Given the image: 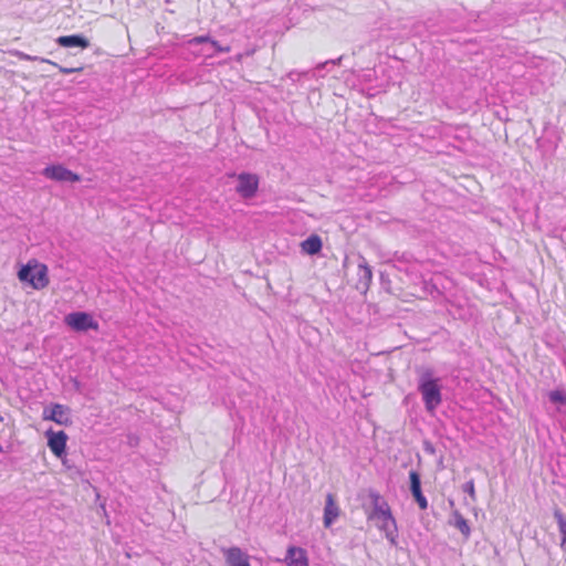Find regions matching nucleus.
<instances>
[{
    "label": "nucleus",
    "instance_id": "nucleus-7",
    "mask_svg": "<svg viewBox=\"0 0 566 566\" xmlns=\"http://www.w3.org/2000/svg\"><path fill=\"white\" fill-rule=\"evenodd\" d=\"M221 553L224 558L226 566H251L250 556L240 547H223Z\"/></svg>",
    "mask_w": 566,
    "mask_h": 566
},
{
    "label": "nucleus",
    "instance_id": "nucleus-20",
    "mask_svg": "<svg viewBox=\"0 0 566 566\" xmlns=\"http://www.w3.org/2000/svg\"><path fill=\"white\" fill-rule=\"evenodd\" d=\"M463 491L467 492L472 499L474 497L475 495V491H474V482L471 480V481H468L464 485H463Z\"/></svg>",
    "mask_w": 566,
    "mask_h": 566
},
{
    "label": "nucleus",
    "instance_id": "nucleus-11",
    "mask_svg": "<svg viewBox=\"0 0 566 566\" xmlns=\"http://www.w3.org/2000/svg\"><path fill=\"white\" fill-rule=\"evenodd\" d=\"M340 515V509L335 502V497L332 493L326 495V502L324 507L323 524L326 528H329Z\"/></svg>",
    "mask_w": 566,
    "mask_h": 566
},
{
    "label": "nucleus",
    "instance_id": "nucleus-2",
    "mask_svg": "<svg viewBox=\"0 0 566 566\" xmlns=\"http://www.w3.org/2000/svg\"><path fill=\"white\" fill-rule=\"evenodd\" d=\"M418 391L421 394L424 408L433 412L442 402L441 379L432 368H421L418 373Z\"/></svg>",
    "mask_w": 566,
    "mask_h": 566
},
{
    "label": "nucleus",
    "instance_id": "nucleus-15",
    "mask_svg": "<svg viewBox=\"0 0 566 566\" xmlns=\"http://www.w3.org/2000/svg\"><path fill=\"white\" fill-rule=\"evenodd\" d=\"M322 239L317 234H311L301 243L302 252L314 255L322 250Z\"/></svg>",
    "mask_w": 566,
    "mask_h": 566
},
{
    "label": "nucleus",
    "instance_id": "nucleus-23",
    "mask_svg": "<svg viewBox=\"0 0 566 566\" xmlns=\"http://www.w3.org/2000/svg\"><path fill=\"white\" fill-rule=\"evenodd\" d=\"M339 61H340V59L332 60V61H327V62H325L324 64L318 65V66H317V69L323 67V66L328 65V64L335 65V64H336V63H338Z\"/></svg>",
    "mask_w": 566,
    "mask_h": 566
},
{
    "label": "nucleus",
    "instance_id": "nucleus-12",
    "mask_svg": "<svg viewBox=\"0 0 566 566\" xmlns=\"http://www.w3.org/2000/svg\"><path fill=\"white\" fill-rule=\"evenodd\" d=\"M409 480H410V491L412 493V496L415 497L416 502L418 503L419 507L421 510H426L428 507V501L422 494L421 491V480L420 475L417 471H410L409 472Z\"/></svg>",
    "mask_w": 566,
    "mask_h": 566
},
{
    "label": "nucleus",
    "instance_id": "nucleus-17",
    "mask_svg": "<svg viewBox=\"0 0 566 566\" xmlns=\"http://www.w3.org/2000/svg\"><path fill=\"white\" fill-rule=\"evenodd\" d=\"M454 526L464 535L465 538L470 536L471 528L468 521L459 513L454 514Z\"/></svg>",
    "mask_w": 566,
    "mask_h": 566
},
{
    "label": "nucleus",
    "instance_id": "nucleus-3",
    "mask_svg": "<svg viewBox=\"0 0 566 566\" xmlns=\"http://www.w3.org/2000/svg\"><path fill=\"white\" fill-rule=\"evenodd\" d=\"M21 282H28L34 290L45 289L49 283V269L36 260H30L18 272Z\"/></svg>",
    "mask_w": 566,
    "mask_h": 566
},
{
    "label": "nucleus",
    "instance_id": "nucleus-14",
    "mask_svg": "<svg viewBox=\"0 0 566 566\" xmlns=\"http://www.w3.org/2000/svg\"><path fill=\"white\" fill-rule=\"evenodd\" d=\"M56 42L60 46H63V48L80 46L82 49H86L90 45L88 40L78 34L60 36V38H57Z\"/></svg>",
    "mask_w": 566,
    "mask_h": 566
},
{
    "label": "nucleus",
    "instance_id": "nucleus-9",
    "mask_svg": "<svg viewBox=\"0 0 566 566\" xmlns=\"http://www.w3.org/2000/svg\"><path fill=\"white\" fill-rule=\"evenodd\" d=\"M43 419L54 421L61 426H66L70 423L69 408L60 403H54L51 408L44 409Z\"/></svg>",
    "mask_w": 566,
    "mask_h": 566
},
{
    "label": "nucleus",
    "instance_id": "nucleus-8",
    "mask_svg": "<svg viewBox=\"0 0 566 566\" xmlns=\"http://www.w3.org/2000/svg\"><path fill=\"white\" fill-rule=\"evenodd\" d=\"M45 434L48 437V446L52 453L57 458H62L66 449V433L64 431L54 432L53 430H48Z\"/></svg>",
    "mask_w": 566,
    "mask_h": 566
},
{
    "label": "nucleus",
    "instance_id": "nucleus-6",
    "mask_svg": "<svg viewBox=\"0 0 566 566\" xmlns=\"http://www.w3.org/2000/svg\"><path fill=\"white\" fill-rule=\"evenodd\" d=\"M259 178L254 174H240L238 176L237 192L244 199L252 198L258 191Z\"/></svg>",
    "mask_w": 566,
    "mask_h": 566
},
{
    "label": "nucleus",
    "instance_id": "nucleus-18",
    "mask_svg": "<svg viewBox=\"0 0 566 566\" xmlns=\"http://www.w3.org/2000/svg\"><path fill=\"white\" fill-rule=\"evenodd\" d=\"M548 397L554 403L566 405V391L564 389L552 390Z\"/></svg>",
    "mask_w": 566,
    "mask_h": 566
},
{
    "label": "nucleus",
    "instance_id": "nucleus-16",
    "mask_svg": "<svg viewBox=\"0 0 566 566\" xmlns=\"http://www.w3.org/2000/svg\"><path fill=\"white\" fill-rule=\"evenodd\" d=\"M554 517L557 521L559 532L562 534V546L566 545V516L562 513L560 510L554 511Z\"/></svg>",
    "mask_w": 566,
    "mask_h": 566
},
{
    "label": "nucleus",
    "instance_id": "nucleus-5",
    "mask_svg": "<svg viewBox=\"0 0 566 566\" xmlns=\"http://www.w3.org/2000/svg\"><path fill=\"white\" fill-rule=\"evenodd\" d=\"M42 175L48 179L60 182H77L81 180V177L77 174L67 169L63 165H50L43 169Z\"/></svg>",
    "mask_w": 566,
    "mask_h": 566
},
{
    "label": "nucleus",
    "instance_id": "nucleus-22",
    "mask_svg": "<svg viewBox=\"0 0 566 566\" xmlns=\"http://www.w3.org/2000/svg\"><path fill=\"white\" fill-rule=\"evenodd\" d=\"M59 69H60V72L63 74H72L74 72L81 71V69H69V67H63V66H60Z\"/></svg>",
    "mask_w": 566,
    "mask_h": 566
},
{
    "label": "nucleus",
    "instance_id": "nucleus-19",
    "mask_svg": "<svg viewBox=\"0 0 566 566\" xmlns=\"http://www.w3.org/2000/svg\"><path fill=\"white\" fill-rule=\"evenodd\" d=\"M211 46L216 50V52L228 53L231 51L229 45L222 46L218 41L211 40Z\"/></svg>",
    "mask_w": 566,
    "mask_h": 566
},
{
    "label": "nucleus",
    "instance_id": "nucleus-24",
    "mask_svg": "<svg viewBox=\"0 0 566 566\" xmlns=\"http://www.w3.org/2000/svg\"><path fill=\"white\" fill-rule=\"evenodd\" d=\"M0 452H2V446L0 444Z\"/></svg>",
    "mask_w": 566,
    "mask_h": 566
},
{
    "label": "nucleus",
    "instance_id": "nucleus-25",
    "mask_svg": "<svg viewBox=\"0 0 566 566\" xmlns=\"http://www.w3.org/2000/svg\"><path fill=\"white\" fill-rule=\"evenodd\" d=\"M0 420H2V417L0 416Z\"/></svg>",
    "mask_w": 566,
    "mask_h": 566
},
{
    "label": "nucleus",
    "instance_id": "nucleus-10",
    "mask_svg": "<svg viewBox=\"0 0 566 566\" xmlns=\"http://www.w3.org/2000/svg\"><path fill=\"white\" fill-rule=\"evenodd\" d=\"M284 563L286 566H310L306 551L297 546L287 547Z\"/></svg>",
    "mask_w": 566,
    "mask_h": 566
},
{
    "label": "nucleus",
    "instance_id": "nucleus-21",
    "mask_svg": "<svg viewBox=\"0 0 566 566\" xmlns=\"http://www.w3.org/2000/svg\"><path fill=\"white\" fill-rule=\"evenodd\" d=\"M211 40H212V39H211V38H209V36L200 35V36H196V38L191 39V40L189 41V43H190V44H199V43H203V42H209V43H211Z\"/></svg>",
    "mask_w": 566,
    "mask_h": 566
},
{
    "label": "nucleus",
    "instance_id": "nucleus-13",
    "mask_svg": "<svg viewBox=\"0 0 566 566\" xmlns=\"http://www.w3.org/2000/svg\"><path fill=\"white\" fill-rule=\"evenodd\" d=\"M357 275V289L367 291L373 279V272L367 261L363 256H360V261L358 263Z\"/></svg>",
    "mask_w": 566,
    "mask_h": 566
},
{
    "label": "nucleus",
    "instance_id": "nucleus-4",
    "mask_svg": "<svg viewBox=\"0 0 566 566\" xmlns=\"http://www.w3.org/2000/svg\"><path fill=\"white\" fill-rule=\"evenodd\" d=\"M65 324L76 332L97 331L98 323L86 312H73L65 316Z\"/></svg>",
    "mask_w": 566,
    "mask_h": 566
},
{
    "label": "nucleus",
    "instance_id": "nucleus-1",
    "mask_svg": "<svg viewBox=\"0 0 566 566\" xmlns=\"http://www.w3.org/2000/svg\"><path fill=\"white\" fill-rule=\"evenodd\" d=\"M369 496L373 502V509L367 514V518L375 522L378 530L384 532L385 537L392 546H397L398 527L390 506L377 492H370Z\"/></svg>",
    "mask_w": 566,
    "mask_h": 566
}]
</instances>
